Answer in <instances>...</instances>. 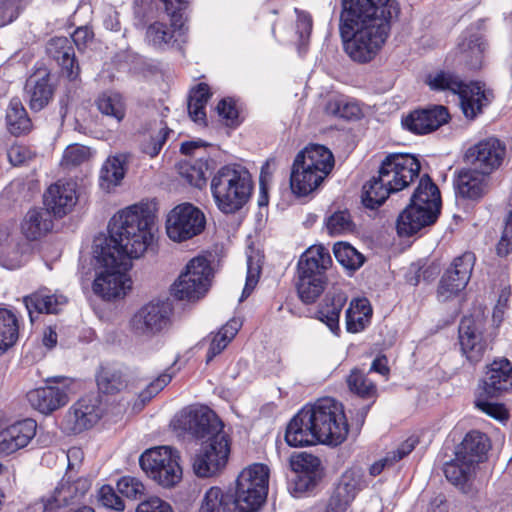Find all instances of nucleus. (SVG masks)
Wrapping results in <instances>:
<instances>
[{"instance_id": "nucleus-1", "label": "nucleus", "mask_w": 512, "mask_h": 512, "mask_svg": "<svg viewBox=\"0 0 512 512\" xmlns=\"http://www.w3.org/2000/svg\"><path fill=\"white\" fill-rule=\"evenodd\" d=\"M153 218L140 205L129 206L109 221L108 234L97 259L99 271L93 282V292L110 301L123 298L131 288L127 271L131 260L140 258L154 241Z\"/></svg>"}, {"instance_id": "nucleus-2", "label": "nucleus", "mask_w": 512, "mask_h": 512, "mask_svg": "<svg viewBox=\"0 0 512 512\" xmlns=\"http://www.w3.org/2000/svg\"><path fill=\"white\" fill-rule=\"evenodd\" d=\"M397 7L391 0H344L340 34L355 62L372 61L385 45Z\"/></svg>"}, {"instance_id": "nucleus-3", "label": "nucleus", "mask_w": 512, "mask_h": 512, "mask_svg": "<svg viewBox=\"0 0 512 512\" xmlns=\"http://www.w3.org/2000/svg\"><path fill=\"white\" fill-rule=\"evenodd\" d=\"M349 424L343 405L324 397L305 405L289 422L285 440L289 446L302 447L317 442L338 446L348 436Z\"/></svg>"}, {"instance_id": "nucleus-4", "label": "nucleus", "mask_w": 512, "mask_h": 512, "mask_svg": "<svg viewBox=\"0 0 512 512\" xmlns=\"http://www.w3.org/2000/svg\"><path fill=\"white\" fill-rule=\"evenodd\" d=\"M419 160L410 154H390L382 161L378 174L363 185L362 202L375 209L388 196L408 187L419 176Z\"/></svg>"}, {"instance_id": "nucleus-5", "label": "nucleus", "mask_w": 512, "mask_h": 512, "mask_svg": "<svg viewBox=\"0 0 512 512\" xmlns=\"http://www.w3.org/2000/svg\"><path fill=\"white\" fill-rule=\"evenodd\" d=\"M334 167L332 152L323 145L311 144L293 162L290 187L294 194L306 196L317 189Z\"/></svg>"}, {"instance_id": "nucleus-6", "label": "nucleus", "mask_w": 512, "mask_h": 512, "mask_svg": "<svg viewBox=\"0 0 512 512\" xmlns=\"http://www.w3.org/2000/svg\"><path fill=\"white\" fill-rule=\"evenodd\" d=\"M253 181L249 171L238 164L219 168L211 180V192L217 207L226 214L240 210L249 200Z\"/></svg>"}, {"instance_id": "nucleus-7", "label": "nucleus", "mask_w": 512, "mask_h": 512, "mask_svg": "<svg viewBox=\"0 0 512 512\" xmlns=\"http://www.w3.org/2000/svg\"><path fill=\"white\" fill-rule=\"evenodd\" d=\"M512 389V365L506 358L494 360L486 366L485 374L475 399V407L497 420H506L508 412L502 404L492 403L486 398L499 397Z\"/></svg>"}, {"instance_id": "nucleus-8", "label": "nucleus", "mask_w": 512, "mask_h": 512, "mask_svg": "<svg viewBox=\"0 0 512 512\" xmlns=\"http://www.w3.org/2000/svg\"><path fill=\"white\" fill-rule=\"evenodd\" d=\"M426 84L434 91H450L458 94L461 109L468 119H474L482 112V108L490 103L489 95L479 82L463 83L458 76L447 71L430 73Z\"/></svg>"}, {"instance_id": "nucleus-9", "label": "nucleus", "mask_w": 512, "mask_h": 512, "mask_svg": "<svg viewBox=\"0 0 512 512\" xmlns=\"http://www.w3.org/2000/svg\"><path fill=\"white\" fill-rule=\"evenodd\" d=\"M268 477V467L263 464H253L241 471L233 496L239 512H255L259 509L267 495Z\"/></svg>"}, {"instance_id": "nucleus-10", "label": "nucleus", "mask_w": 512, "mask_h": 512, "mask_svg": "<svg viewBox=\"0 0 512 512\" xmlns=\"http://www.w3.org/2000/svg\"><path fill=\"white\" fill-rule=\"evenodd\" d=\"M212 277L213 270L207 258L195 257L186 264L184 271L175 280L171 293L178 300L198 301L208 292Z\"/></svg>"}, {"instance_id": "nucleus-11", "label": "nucleus", "mask_w": 512, "mask_h": 512, "mask_svg": "<svg viewBox=\"0 0 512 512\" xmlns=\"http://www.w3.org/2000/svg\"><path fill=\"white\" fill-rule=\"evenodd\" d=\"M177 451L167 446L146 450L139 459L142 470L163 487H172L182 477Z\"/></svg>"}, {"instance_id": "nucleus-12", "label": "nucleus", "mask_w": 512, "mask_h": 512, "mask_svg": "<svg viewBox=\"0 0 512 512\" xmlns=\"http://www.w3.org/2000/svg\"><path fill=\"white\" fill-rule=\"evenodd\" d=\"M174 427L189 433L199 440H214L219 435H227L224 424L207 406H189L182 409L174 418Z\"/></svg>"}, {"instance_id": "nucleus-13", "label": "nucleus", "mask_w": 512, "mask_h": 512, "mask_svg": "<svg viewBox=\"0 0 512 512\" xmlns=\"http://www.w3.org/2000/svg\"><path fill=\"white\" fill-rule=\"evenodd\" d=\"M203 212L190 203H182L171 209L165 221L168 238L181 243L199 235L205 228Z\"/></svg>"}, {"instance_id": "nucleus-14", "label": "nucleus", "mask_w": 512, "mask_h": 512, "mask_svg": "<svg viewBox=\"0 0 512 512\" xmlns=\"http://www.w3.org/2000/svg\"><path fill=\"white\" fill-rule=\"evenodd\" d=\"M171 307L163 301H151L142 306L131 318L130 328L137 337L150 339L170 324Z\"/></svg>"}, {"instance_id": "nucleus-15", "label": "nucleus", "mask_w": 512, "mask_h": 512, "mask_svg": "<svg viewBox=\"0 0 512 512\" xmlns=\"http://www.w3.org/2000/svg\"><path fill=\"white\" fill-rule=\"evenodd\" d=\"M230 454L228 435L205 441L193 459V471L199 477H211L220 472L227 464Z\"/></svg>"}, {"instance_id": "nucleus-16", "label": "nucleus", "mask_w": 512, "mask_h": 512, "mask_svg": "<svg viewBox=\"0 0 512 512\" xmlns=\"http://www.w3.org/2000/svg\"><path fill=\"white\" fill-rule=\"evenodd\" d=\"M506 157V144L496 137H487L465 152V160L476 170L490 175L501 167Z\"/></svg>"}, {"instance_id": "nucleus-17", "label": "nucleus", "mask_w": 512, "mask_h": 512, "mask_svg": "<svg viewBox=\"0 0 512 512\" xmlns=\"http://www.w3.org/2000/svg\"><path fill=\"white\" fill-rule=\"evenodd\" d=\"M475 264V255L465 252L456 257L442 276L438 286V298L447 301L456 296L468 284Z\"/></svg>"}, {"instance_id": "nucleus-18", "label": "nucleus", "mask_w": 512, "mask_h": 512, "mask_svg": "<svg viewBox=\"0 0 512 512\" xmlns=\"http://www.w3.org/2000/svg\"><path fill=\"white\" fill-rule=\"evenodd\" d=\"M46 209L55 217L62 218L72 211L78 201L77 183L73 180H58L44 193Z\"/></svg>"}, {"instance_id": "nucleus-19", "label": "nucleus", "mask_w": 512, "mask_h": 512, "mask_svg": "<svg viewBox=\"0 0 512 512\" xmlns=\"http://www.w3.org/2000/svg\"><path fill=\"white\" fill-rule=\"evenodd\" d=\"M102 409L97 395H87L79 399L65 417L67 429L80 433L93 427L101 418Z\"/></svg>"}, {"instance_id": "nucleus-20", "label": "nucleus", "mask_w": 512, "mask_h": 512, "mask_svg": "<svg viewBox=\"0 0 512 512\" xmlns=\"http://www.w3.org/2000/svg\"><path fill=\"white\" fill-rule=\"evenodd\" d=\"M449 112L442 105H435L427 109L414 110L402 118L404 129L424 135L437 130L449 120Z\"/></svg>"}, {"instance_id": "nucleus-21", "label": "nucleus", "mask_w": 512, "mask_h": 512, "mask_svg": "<svg viewBox=\"0 0 512 512\" xmlns=\"http://www.w3.org/2000/svg\"><path fill=\"white\" fill-rule=\"evenodd\" d=\"M37 432V422L26 418L0 431V456H7L25 448Z\"/></svg>"}, {"instance_id": "nucleus-22", "label": "nucleus", "mask_w": 512, "mask_h": 512, "mask_svg": "<svg viewBox=\"0 0 512 512\" xmlns=\"http://www.w3.org/2000/svg\"><path fill=\"white\" fill-rule=\"evenodd\" d=\"M27 400L35 410L48 415L69 402V387L63 384L36 388L27 393Z\"/></svg>"}, {"instance_id": "nucleus-23", "label": "nucleus", "mask_w": 512, "mask_h": 512, "mask_svg": "<svg viewBox=\"0 0 512 512\" xmlns=\"http://www.w3.org/2000/svg\"><path fill=\"white\" fill-rule=\"evenodd\" d=\"M480 326V321H476L471 317L462 318L459 325L461 350L472 363L479 362L487 348V344L482 337Z\"/></svg>"}, {"instance_id": "nucleus-24", "label": "nucleus", "mask_w": 512, "mask_h": 512, "mask_svg": "<svg viewBox=\"0 0 512 512\" xmlns=\"http://www.w3.org/2000/svg\"><path fill=\"white\" fill-rule=\"evenodd\" d=\"M436 209L429 210L415 202L409 205L400 213L397 219V232L400 236H411L422 228L432 225L438 218Z\"/></svg>"}, {"instance_id": "nucleus-25", "label": "nucleus", "mask_w": 512, "mask_h": 512, "mask_svg": "<svg viewBox=\"0 0 512 512\" xmlns=\"http://www.w3.org/2000/svg\"><path fill=\"white\" fill-rule=\"evenodd\" d=\"M477 465L473 461L462 459L455 453V457L444 464L446 479L462 493L472 496L475 494L474 479Z\"/></svg>"}, {"instance_id": "nucleus-26", "label": "nucleus", "mask_w": 512, "mask_h": 512, "mask_svg": "<svg viewBox=\"0 0 512 512\" xmlns=\"http://www.w3.org/2000/svg\"><path fill=\"white\" fill-rule=\"evenodd\" d=\"M46 50L48 55L62 67L63 72L70 80L78 77L80 68L75 60V51L71 39L55 37L48 42Z\"/></svg>"}, {"instance_id": "nucleus-27", "label": "nucleus", "mask_w": 512, "mask_h": 512, "mask_svg": "<svg viewBox=\"0 0 512 512\" xmlns=\"http://www.w3.org/2000/svg\"><path fill=\"white\" fill-rule=\"evenodd\" d=\"M488 176L474 167L462 169L454 181L457 195L470 200L481 198L488 189Z\"/></svg>"}, {"instance_id": "nucleus-28", "label": "nucleus", "mask_w": 512, "mask_h": 512, "mask_svg": "<svg viewBox=\"0 0 512 512\" xmlns=\"http://www.w3.org/2000/svg\"><path fill=\"white\" fill-rule=\"evenodd\" d=\"M20 228L27 240H38L53 228L51 213L46 208H31L23 217Z\"/></svg>"}, {"instance_id": "nucleus-29", "label": "nucleus", "mask_w": 512, "mask_h": 512, "mask_svg": "<svg viewBox=\"0 0 512 512\" xmlns=\"http://www.w3.org/2000/svg\"><path fill=\"white\" fill-rule=\"evenodd\" d=\"M25 91L29 97V106L34 111L43 109L51 100L53 88L49 83V73L38 70L31 75L25 84Z\"/></svg>"}, {"instance_id": "nucleus-30", "label": "nucleus", "mask_w": 512, "mask_h": 512, "mask_svg": "<svg viewBox=\"0 0 512 512\" xmlns=\"http://www.w3.org/2000/svg\"><path fill=\"white\" fill-rule=\"evenodd\" d=\"M331 263V256L324 247H311L300 257L298 275L326 279L325 271Z\"/></svg>"}, {"instance_id": "nucleus-31", "label": "nucleus", "mask_w": 512, "mask_h": 512, "mask_svg": "<svg viewBox=\"0 0 512 512\" xmlns=\"http://www.w3.org/2000/svg\"><path fill=\"white\" fill-rule=\"evenodd\" d=\"M490 448L491 443L486 434L478 430H471L457 446L455 453L462 459L473 461L478 466L486 459Z\"/></svg>"}, {"instance_id": "nucleus-32", "label": "nucleus", "mask_w": 512, "mask_h": 512, "mask_svg": "<svg viewBox=\"0 0 512 512\" xmlns=\"http://www.w3.org/2000/svg\"><path fill=\"white\" fill-rule=\"evenodd\" d=\"M25 307L33 322V312L54 314L58 313L62 306L67 303V298L59 294H51L46 288L25 296L23 298Z\"/></svg>"}, {"instance_id": "nucleus-33", "label": "nucleus", "mask_w": 512, "mask_h": 512, "mask_svg": "<svg viewBox=\"0 0 512 512\" xmlns=\"http://www.w3.org/2000/svg\"><path fill=\"white\" fill-rule=\"evenodd\" d=\"M347 302V296L338 289L329 291L316 312L317 319L325 323L332 332L339 329L340 313Z\"/></svg>"}, {"instance_id": "nucleus-34", "label": "nucleus", "mask_w": 512, "mask_h": 512, "mask_svg": "<svg viewBox=\"0 0 512 512\" xmlns=\"http://www.w3.org/2000/svg\"><path fill=\"white\" fill-rule=\"evenodd\" d=\"M410 201L420 204L429 210H434L435 208L436 213H440V191L428 175L421 177L417 188L410 198Z\"/></svg>"}, {"instance_id": "nucleus-35", "label": "nucleus", "mask_w": 512, "mask_h": 512, "mask_svg": "<svg viewBox=\"0 0 512 512\" xmlns=\"http://www.w3.org/2000/svg\"><path fill=\"white\" fill-rule=\"evenodd\" d=\"M199 512H239L233 502V495L219 487L209 488L202 500Z\"/></svg>"}, {"instance_id": "nucleus-36", "label": "nucleus", "mask_w": 512, "mask_h": 512, "mask_svg": "<svg viewBox=\"0 0 512 512\" xmlns=\"http://www.w3.org/2000/svg\"><path fill=\"white\" fill-rule=\"evenodd\" d=\"M8 130L13 135H21L30 131L31 120L19 98H12L6 111Z\"/></svg>"}, {"instance_id": "nucleus-37", "label": "nucleus", "mask_w": 512, "mask_h": 512, "mask_svg": "<svg viewBox=\"0 0 512 512\" xmlns=\"http://www.w3.org/2000/svg\"><path fill=\"white\" fill-rule=\"evenodd\" d=\"M171 130L163 122L154 123L147 133L142 135L140 149L143 153L153 158L156 157L167 141Z\"/></svg>"}, {"instance_id": "nucleus-38", "label": "nucleus", "mask_w": 512, "mask_h": 512, "mask_svg": "<svg viewBox=\"0 0 512 512\" xmlns=\"http://www.w3.org/2000/svg\"><path fill=\"white\" fill-rule=\"evenodd\" d=\"M126 160L125 154H118L106 160L100 173V185L103 189L109 191L121 182L125 175Z\"/></svg>"}, {"instance_id": "nucleus-39", "label": "nucleus", "mask_w": 512, "mask_h": 512, "mask_svg": "<svg viewBox=\"0 0 512 512\" xmlns=\"http://www.w3.org/2000/svg\"><path fill=\"white\" fill-rule=\"evenodd\" d=\"M18 337V318L11 310L0 308V355L14 346Z\"/></svg>"}, {"instance_id": "nucleus-40", "label": "nucleus", "mask_w": 512, "mask_h": 512, "mask_svg": "<svg viewBox=\"0 0 512 512\" xmlns=\"http://www.w3.org/2000/svg\"><path fill=\"white\" fill-rule=\"evenodd\" d=\"M372 309L367 299L351 301L346 310V327L349 332L357 333L364 329L371 317Z\"/></svg>"}, {"instance_id": "nucleus-41", "label": "nucleus", "mask_w": 512, "mask_h": 512, "mask_svg": "<svg viewBox=\"0 0 512 512\" xmlns=\"http://www.w3.org/2000/svg\"><path fill=\"white\" fill-rule=\"evenodd\" d=\"M241 321L239 319H230L225 325L221 327L217 334L213 337L208 353L207 362H210L215 356L220 354L231 340L236 336L241 328Z\"/></svg>"}, {"instance_id": "nucleus-42", "label": "nucleus", "mask_w": 512, "mask_h": 512, "mask_svg": "<svg viewBox=\"0 0 512 512\" xmlns=\"http://www.w3.org/2000/svg\"><path fill=\"white\" fill-rule=\"evenodd\" d=\"M210 98L209 86L205 83L198 84L193 88L188 100V113L194 122H204L206 113L205 107Z\"/></svg>"}, {"instance_id": "nucleus-43", "label": "nucleus", "mask_w": 512, "mask_h": 512, "mask_svg": "<svg viewBox=\"0 0 512 512\" xmlns=\"http://www.w3.org/2000/svg\"><path fill=\"white\" fill-rule=\"evenodd\" d=\"M416 440L409 438L402 442L395 450L390 451L386 456L370 466L369 472L372 476L379 475L385 467H390L409 455L415 448Z\"/></svg>"}, {"instance_id": "nucleus-44", "label": "nucleus", "mask_w": 512, "mask_h": 512, "mask_svg": "<svg viewBox=\"0 0 512 512\" xmlns=\"http://www.w3.org/2000/svg\"><path fill=\"white\" fill-rule=\"evenodd\" d=\"M126 380L120 370L114 368H102L97 374V386L104 394H116L126 387Z\"/></svg>"}, {"instance_id": "nucleus-45", "label": "nucleus", "mask_w": 512, "mask_h": 512, "mask_svg": "<svg viewBox=\"0 0 512 512\" xmlns=\"http://www.w3.org/2000/svg\"><path fill=\"white\" fill-rule=\"evenodd\" d=\"M207 163L202 161V157L198 161H183L179 165V175L189 185L202 188L206 185L205 172Z\"/></svg>"}, {"instance_id": "nucleus-46", "label": "nucleus", "mask_w": 512, "mask_h": 512, "mask_svg": "<svg viewBox=\"0 0 512 512\" xmlns=\"http://www.w3.org/2000/svg\"><path fill=\"white\" fill-rule=\"evenodd\" d=\"M98 110L107 116L115 118L118 122L125 117V106L122 96L116 92H104L96 100Z\"/></svg>"}, {"instance_id": "nucleus-47", "label": "nucleus", "mask_w": 512, "mask_h": 512, "mask_svg": "<svg viewBox=\"0 0 512 512\" xmlns=\"http://www.w3.org/2000/svg\"><path fill=\"white\" fill-rule=\"evenodd\" d=\"M485 49L486 43L477 36L471 37L460 45L462 59L471 69H479L482 66Z\"/></svg>"}, {"instance_id": "nucleus-48", "label": "nucleus", "mask_w": 512, "mask_h": 512, "mask_svg": "<svg viewBox=\"0 0 512 512\" xmlns=\"http://www.w3.org/2000/svg\"><path fill=\"white\" fill-rule=\"evenodd\" d=\"M325 285L326 279L298 275V295L302 302L306 304L315 302L324 291Z\"/></svg>"}, {"instance_id": "nucleus-49", "label": "nucleus", "mask_w": 512, "mask_h": 512, "mask_svg": "<svg viewBox=\"0 0 512 512\" xmlns=\"http://www.w3.org/2000/svg\"><path fill=\"white\" fill-rule=\"evenodd\" d=\"M333 252L337 261L347 269L356 270L364 263V256L347 242L334 244Z\"/></svg>"}, {"instance_id": "nucleus-50", "label": "nucleus", "mask_w": 512, "mask_h": 512, "mask_svg": "<svg viewBox=\"0 0 512 512\" xmlns=\"http://www.w3.org/2000/svg\"><path fill=\"white\" fill-rule=\"evenodd\" d=\"M362 489L361 475L355 470H347L342 476L334 492L352 503Z\"/></svg>"}, {"instance_id": "nucleus-51", "label": "nucleus", "mask_w": 512, "mask_h": 512, "mask_svg": "<svg viewBox=\"0 0 512 512\" xmlns=\"http://www.w3.org/2000/svg\"><path fill=\"white\" fill-rule=\"evenodd\" d=\"M350 390L362 398H371L376 395V386L368 376L360 370H352L348 379Z\"/></svg>"}, {"instance_id": "nucleus-52", "label": "nucleus", "mask_w": 512, "mask_h": 512, "mask_svg": "<svg viewBox=\"0 0 512 512\" xmlns=\"http://www.w3.org/2000/svg\"><path fill=\"white\" fill-rule=\"evenodd\" d=\"M327 114L346 120L358 119L361 115L360 107L344 99H331L325 108Z\"/></svg>"}, {"instance_id": "nucleus-53", "label": "nucleus", "mask_w": 512, "mask_h": 512, "mask_svg": "<svg viewBox=\"0 0 512 512\" xmlns=\"http://www.w3.org/2000/svg\"><path fill=\"white\" fill-rule=\"evenodd\" d=\"M92 157V151L89 147L80 144H71L66 147L61 159V166L72 168L86 163Z\"/></svg>"}, {"instance_id": "nucleus-54", "label": "nucleus", "mask_w": 512, "mask_h": 512, "mask_svg": "<svg viewBox=\"0 0 512 512\" xmlns=\"http://www.w3.org/2000/svg\"><path fill=\"white\" fill-rule=\"evenodd\" d=\"M289 464L291 469L296 473L316 475L320 467V460L310 453L301 452L297 455H292Z\"/></svg>"}, {"instance_id": "nucleus-55", "label": "nucleus", "mask_w": 512, "mask_h": 512, "mask_svg": "<svg viewBox=\"0 0 512 512\" xmlns=\"http://www.w3.org/2000/svg\"><path fill=\"white\" fill-rule=\"evenodd\" d=\"M117 489L123 496L132 500H140L146 491L144 484L132 476L120 478L117 482Z\"/></svg>"}, {"instance_id": "nucleus-56", "label": "nucleus", "mask_w": 512, "mask_h": 512, "mask_svg": "<svg viewBox=\"0 0 512 512\" xmlns=\"http://www.w3.org/2000/svg\"><path fill=\"white\" fill-rule=\"evenodd\" d=\"M326 228L330 235H341L353 230V223L347 211H338L326 220Z\"/></svg>"}, {"instance_id": "nucleus-57", "label": "nucleus", "mask_w": 512, "mask_h": 512, "mask_svg": "<svg viewBox=\"0 0 512 512\" xmlns=\"http://www.w3.org/2000/svg\"><path fill=\"white\" fill-rule=\"evenodd\" d=\"M146 39L154 47L160 48L170 42L172 33L165 24L155 22L147 28Z\"/></svg>"}, {"instance_id": "nucleus-58", "label": "nucleus", "mask_w": 512, "mask_h": 512, "mask_svg": "<svg viewBox=\"0 0 512 512\" xmlns=\"http://www.w3.org/2000/svg\"><path fill=\"white\" fill-rule=\"evenodd\" d=\"M99 502L110 509H114L116 511H123L125 508L124 502L119 497L113 487L110 485H103L98 492Z\"/></svg>"}, {"instance_id": "nucleus-59", "label": "nucleus", "mask_w": 512, "mask_h": 512, "mask_svg": "<svg viewBox=\"0 0 512 512\" xmlns=\"http://www.w3.org/2000/svg\"><path fill=\"white\" fill-rule=\"evenodd\" d=\"M172 379V375L168 373H163L159 375L154 381H152L149 385H147L146 389L141 391L139 394V399L141 401V405L143 406L146 402H148L152 397L158 394L168 383H170Z\"/></svg>"}, {"instance_id": "nucleus-60", "label": "nucleus", "mask_w": 512, "mask_h": 512, "mask_svg": "<svg viewBox=\"0 0 512 512\" xmlns=\"http://www.w3.org/2000/svg\"><path fill=\"white\" fill-rule=\"evenodd\" d=\"M496 250L499 256H507L512 252V210L505 220L504 230Z\"/></svg>"}, {"instance_id": "nucleus-61", "label": "nucleus", "mask_w": 512, "mask_h": 512, "mask_svg": "<svg viewBox=\"0 0 512 512\" xmlns=\"http://www.w3.org/2000/svg\"><path fill=\"white\" fill-rule=\"evenodd\" d=\"M136 512H173V510L168 502L154 496L141 501Z\"/></svg>"}, {"instance_id": "nucleus-62", "label": "nucleus", "mask_w": 512, "mask_h": 512, "mask_svg": "<svg viewBox=\"0 0 512 512\" xmlns=\"http://www.w3.org/2000/svg\"><path fill=\"white\" fill-rule=\"evenodd\" d=\"M261 268L257 263L253 262L252 257L247 260V277L246 284L243 290V296H248L256 286Z\"/></svg>"}, {"instance_id": "nucleus-63", "label": "nucleus", "mask_w": 512, "mask_h": 512, "mask_svg": "<svg viewBox=\"0 0 512 512\" xmlns=\"http://www.w3.org/2000/svg\"><path fill=\"white\" fill-rule=\"evenodd\" d=\"M511 295L510 287H504L493 310V320L498 324L502 322L505 310L508 308V301Z\"/></svg>"}, {"instance_id": "nucleus-64", "label": "nucleus", "mask_w": 512, "mask_h": 512, "mask_svg": "<svg viewBox=\"0 0 512 512\" xmlns=\"http://www.w3.org/2000/svg\"><path fill=\"white\" fill-rule=\"evenodd\" d=\"M296 28L301 40L308 38L312 31L311 16L306 12H299L297 15Z\"/></svg>"}]
</instances>
